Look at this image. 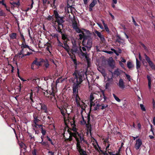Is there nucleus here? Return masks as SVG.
I'll return each instance as SVG.
<instances>
[{"mask_svg": "<svg viewBox=\"0 0 155 155\" xmlns=\"http://www.w3.org/2000/svg\"><path fill=\"white\" fill-rule=\"evenodd\" d=\"M86 71L85 69H81L78 71L75 70L73 74L74 78L73 80L72 86L73 97L75 99L77 106L81 107L83 110L85 109V104L81 101L78 95V88L80 87V85L85 78V75L86 76Z\"/></svg>", "mask_w": 155, "mask_h": 155, "instance_id": "obj_1", "label": "nucleus"}, {"mask_svg": "<svg viewBox=\"0 0 155 155\" xmlns=\"http://www.w3.org/2000/svg\"><path fill=\"white\" fill-rule=\"evenodd\" d=\"M41 82H43L40 88L45 91L44 92V95L50 98L51 100L55 99V94L57 92L55 86L53 85L52 79L48 77L41 78Z\"/></svg>", "mask_w": 155, "mask_h": 155, "instance_id": "obj_2", "label": "nucleus"}, {"mask_svg": "<svg viewBox=\"0 0 155 155\" xmlns=\"http://www.w3.org/2000/svg\"><path fill=\"white\" fill-rule=\"evenodd\" d=\"M72 130L74 132H68L69 138H68V139H69L70 140H72V137H74L76 139L77 143L78 140L81 142V143L82 141L83 142H86L84 138V135L82 132H81L80 133L78 132H77L78 129L75 127H73Z\"/></svg>", "mask_w": 155, "mask_h": 155, "instance_id": "obj_3", "label": "nucleus"}, {"mask_svg": "<svg viewBox=\"0 0 155 155\" xmlns=\"http://www.w3.org/2000/svg\"><path fill=\"white\" fill-rule=\"evenodd\" d=\"M57 107L60 110L64 120H67V117L70 113V112H68V109L69 108H68V107H70V106H68V104H66L60 107L57 106Z\"/></svg>", "mask_w": 155, "mask_h": 155, "instance_id": "obj_4", "label": "nucleus"}, {"mask_svg": "<svg viewBox=\"0 0 155 155\" xmlns=\"http://www.w3.org/2000/svg\"><path fill=\"white\" fill-rule=\"evenodd\" d=\"M72 48L70 51V56H71V53L73 55H74L76 54H78L79 56L80 47V46L79 47L78 46L77 42L74 39L72 40Z\"/></svg>", "mask_w": 155, "mask_h": 155, "instance_id": "obj_5", "label": "nucleus"}, {"mask_svg": "<svg viewBox=\"0 0 155 155\" xmlns=\"http://www.w3.org/2000/svg\"><path fill=\"white\" fill-rule=\"evenodd\" d=\"M82 45L88 48H90L92 45V39L89 36H87L84 38Z\"/></svg>", "mask_w": 155, "mask_h": 155, "instance_id": "obj_6", "label": "nucleus"}, {"mask_svg": "<svg viewBox=\"0 0 155 155\" xmlns=\"http://www.w3.org/2000/svg\"><path fill=\"white\" fill-rule=\"evenodd\" d=\"M54 15L56 18V21L58 23V25H61L62 28H63V25L62 24L64 21L63 20V17H61L59 15L58 12L56 11H54Z\"/></svg>", "mask_w": 155, "mask_h": 155, "instance_id": "obj_7", "label": "nucleus"}, {"mask_svg": "<svg viewBox=\"0 0 155 155\" xmlns=\"http://www.w3.org/2000/svg\"><path fill=\"white\" fill-rule=\"evenodd\" d=\"M86 47L84 46L82 47L81 48V47H80L79 56L81 58L85 57L87 59V52Z\"/></svg>", "mask_w": 155, "mask_h": 155, "instance_id": "obj_8", "label": "nucleus"}, {"mask_svg": "<svg viewBox=\"0 0 155 155\" xmlns=\"http://www.w3.org/2000/svg\"><path fill=\"white\" fill-rule=\"evenodd\" d=\"M81 143L80 142H79L78 140L77 143L76 144L77 148L78 150V152L81 155H87L86 154L85 151H84L81 147Z\"/></svg>", "mask_w": 155, "mask_h": 155, "instance_id": "obj_9", "label": "nucleus"}, {"mask_svg": "<svg viewBox=\"0 0 155 155\" xmlns=\"http://www.w3.org/2000/svg\"><path fill=\"white\" fill-rule=\"evenodd\" d=\"M144 56L146 61L151 68L155 70V65L151 61L150 58L146 54H145Z\"/></svg>", "mask_w": 155, "mask_h": 155, "instance_id": "obj_10", "label": "nucleus"}, {"mask_svg": "<svg viewBox=\"0 0 155 155\" xmlns=\"http://www.w3.org/2000/svg\"><path fill=\"white\" fill-rule=\"evenodd\" d=\"M112 74V77H117L119 76L122 73V71L120 69L117 68L115 70L114 72L110 71Z\"/></svg>", "mask_w": 155, "mask_h": 155, "instance_id": "obj_11", "label": "nucleus"}, {"mask_svg": "<svg viewBox=\"0 0 155 155\" xmlns=\"http://www.w3.org/2000/svg\"><path fill=\"white\" fill-rule=\"evenodd\" d=\"M94 32L100 38L102 42H104L105 41V40L104 37L102 33L97 30H94Z\"/></svg>", "mask_w": 155, "mask_h": 155, "instance_id": "obj_12", "label": "nucleus"}, {"mask_svg": "<svg viewBox=\"0 0 155 155\" xmlns=\"http://www.w3.org/2000/svg\"><path fill=\"white\" fill-rule=\"evenodd\" d=\"M142 144V141L140 139H138L136 140V143L134 147L136 150L139 149Z\"/></svg>", "mask_w": 155, "mask_h": 155, "instance_id": "obj_13", "label": "nucleus"}, {"mask_svg": "<svg viewBox=\"0 0 155 155\" xmlns=\"http://www.w3.org/2000/svg\"><path fill=\"white\" fill-rule=\"evenodd\" d=\"M97 96V94H95L94 93H91L90 96V105L91 106H92L93 105L94 106H95V104L94 103H93V101L94 99V98L96 97V96Z\"/></svg>", "mask_w": 155, "mask_h": 155, "instance_id": "obj_14", "label": "nucleus"}, {"mask_svg": "<svg viewBox=\"0 0 155 155\" xmlns=\"http://www.w3.org/2000/svg\"><path fill=\"white\" fill-rule=\"evenodd\" d=\"M21 49L24 51V49H28L29 50H31L33 51H35L34 50L30 48V47L25 42H22L21 45Z\"/></svg>", "mask_w": 155, "mask_h": 155, "instance_id": "obj_15", "label": "nucleus"}, {"mask_svg": "<svg viewBox=\"0 0 155 155\" xmlns=\"http://www.w3.org/2000/svg\"><path fill=\"white\" fill-rule=\"evenodd\" d=\"M34 120H33V122L34 124L32 125L33 127L37 128V126H38L39 127H42L43 126L42 125H39L37 124V123L40 120L39 119H38V117L36 116L35 117H34Z\"/></svg>", "mask_w": 155, "mask_h": 155, "instance_id": "obj_16", "label": "nucleus"}, {"mask_svg": "<svg viewBox=\"0 0 155 155\" xmlns=\"http://www.w3.org/2000/svg\"><path fill=\"white\" fill-rule=\"evenodd\" d=\"M117 84L119 87L122 89H124L125 87L124 81L121 78L119 79L118 83Z\"/></svg>", "mask_w": 155, "mask_h": 155, "instance_id": "obj_17", "label": "nucleus"}, {"mask_svg": "<svg viewBox=\"0 0 155 155\" xmlns=\"http://www.w3.org/2000/svg\"><path fill=\"white\" fill-rule=\"evenodd\" d=\"M94 140L93 141V143H92V144H93L94 147L95 148V149L98 151L99 150L98 149H99L100 150V147L99 146V145L97 142V141L93 138H92V139ZM101 151H102L100 150Z\"/></svg>", "mask_w": 155, "mask_h": 155, "instance_id": "obj_18", "label": "nucleus"}, {"mask_svg": "<svg viewBox=\"0 0 155 155\" xmlns=\"http://www.w3.org/2000/svg\"><path fill=\"white\" fill-rule=\"evenodd\" d=\"M28 80L34 84H36V81H38V78L36 77H31L28 79Z\"/></svg>", "mask_w": 155, "mask_h": 155, "instance_id": "obj_19", "label": "nucleus"}, {"mask_svg": "<svg viewBox=\"0 0 155 155\" xmlns=\"http://www.w3.org/2000/svg\"><path fill=\"white\" fill-rule=\"evenodd\" d=\"M108 62V65L112 68L113 69L114 68L115 63L113 59L109 60Z\"/></svg>", "mask_w": 155, "mask_h": 155, "instance_id": "obj_20", "label": "nucleus"}, {"mask_svg": "<svg viewBox=\"0 0 155 155\" xmlns=\"http://www.w3.org/2000/svg\"><path fill=\"white\" fill-rule=\"evenodd\" d=\"M98 71L100 72L103 75V76L104 77H105L106 75V74L105 73V71L104 69H102L100 67H99L98 68Z\"/></svg>", "mask_w": 155, "mask_h": 155, "instance_id": "obj_21", "label": "nucleus"}, {"mask_svg": "<svg viewBox=\"0 0 155 155\" xmlns=\"http://www.w3.org/2000/svg\"><path fill=\"white\" fill-rule=\"evenodd\" d=\"M39 104L40 105L41 109L42 110H44V112L45 113L47 112V108L46 106L44 104L42 103H40Z\"/></svg>", "mask_w": 155, "mask_h": 155, "instance_id": "obj_22", "label": "nucleus"}, {"mask_svg": "<svg viewBox=\"0 0 155 155\" xmlns=\"http://www.w3.org/2000/svg\"><path fill=\"white\" fill-rule=\"evenodd\" d=\"M147 78L148 80V86L149 89L151 88V77L149 75H147Z\"/></svg>", "mask_w": 155, "mask_h": 155, "instance_id": "obj_23", "label": "nucleus"}, {"mask_svg": "<svg viewBox=\"0 0 155 155\" xmlns=\"http://www.w3.org/2000/svg\"><path fill=\"white\" fill-rule=\"evenodd\" d=\"M62 47H63L67 51L68 54L70 55H71V54H70V51H68V50L69 49V47L68 46L66 43L65 42L64 43V46L62 45Z\"/></svg>", "mask_w": 155, "mask_h": 155, "instance_id": "obj_24", "label": "nucleus"}, {"mask_svg": "<svg viewBox=\"0 0 155 155\" xmlns=\"http://www.w3.org/2000/svg\"><path fill=\"white\" fill-rule=\"evenodd\" d=\"M37 58H36L35 60L33 62V64L39 66L41 65V62L40 61H37Z\"/></svg>", "mask_w": 155, "mask_h": 155, "instance_id": "obj_25", "label": "nucleus"}, {"mask_svg": "<svg viewBox=\"0 0 155 155\" xmlns=\"http://www.w3.org/2000/svg\"><path fill=\"white\" fill-rule=\"evenodd\" d=\"M136 68L137 70V71L138 72L140 68V61H138L137 59H136Z\"/></svg>", "mask_w": 155, "mask_h": 155, "instance_id": "obj_26", "label": "nucleus"}, {"mask_svg": "<svg viewBox=\"0 0 155 155\" xmlns=\"http://www.w3.org/2000/svg\"><path fill=\"white\" fill-rule=\"evenodd\" d=\"M127 66L129 69H131L134 67L133 64L130 61H128L127 63Z\"/></svg>", "mask_w": 155, "mask_h": 155, "instance_id": "obj_27", "label": "nucleus"}, {"mask_svg": "<svg viewBox=\"0 0 155 155\" xmlns=\"http://www.w3.org/2000/svg\"><path fill=\"white\" fill-rule=\"evenodd\" d=\"M9 36L12 39H16L17 34L15 33H12L9 35Z\"/></svg>", "mask_w": 155, "mask_h": 155, "instance_id": "obj_28", "label": "nucleus"}, {"mask_svg": "<svg viewBox=\"0 0 155 155\" xmlns=\"http://www.w3.org/2000/svg\"><path fill=\"white\" fill-rule=\"evenodd\" d=\"M97 3V0H92V2L89 5V6L93 7Z\"/></svg>", "mask_w": 155, "mask_h": 155, "instance_id": "obj_29", "label": "nucleus"}, {"mask_svg": "<svg viewBox=\"0 0 155 155\" xmlns=\"http://www.w3.org/2000/svg\"><path fill=\"white\" fill-rule=\"evenodd\" d=\"M58 26L57 27V30L59 33H62V31L61 30V28H62L61 25H58Z\"/></svg>", "mask_w": 155, "mask_h": 155, "instance_id": "obj_30", "label": "nucleus"}, {"mask_svg": "<svg viewBox=\"0 0 155 155\" xmlns=\"http://www.w3.org/2000/svg\"><path fill=\"white\" fill-rule=\"evenodd\" d=\"M79 39L81 40L83 38V39H84V38L85 37H86L87 36H85L84 33H82L81 34H80L79 35Z\"/></svg>", "mask_w": 155, "mask_h": 155, "instance_id": "obj_31", "label": "nucleus"}, {"mask_svg": "<svg viewBox=\"0 0 155 155\" xmlns=\"http://www.w3.org/2000/svg\"><path fill=\"white\" fill-rule=\"evenodd\" d=\"M31 92L30 94H28V95L29 96L30 100L32 101V102H33V99H32L33 92H32V90H31Z\"/></svg>", "mask_w": 155, "mask_h": 155, "instance_id": "obj_32", "label": "nucleus"}, {"mask_svg": "<svg viewBox=\"0 0 155 155\" xmlns=\"http://www.w3.org/2000/svg\"><path fill=\"white\" fill-rule=\"evenodd\" d=\"M82 120H81L80 121L81 124H83V125H84V124H86V121L84 120V117H83L82 115Z\"/></svg>", "mask_w": 155, "mask_h": 155, "instance_id": "obj_33", "label": "nucleus"}, {"mask_svg": "<svg viewBox=\"0 0 155 155\" xmlns=\"http://www.w3.org/2000/svg\"><path fill=\"white\" fill-rule=\"evenodd\" d=\"M72 26L74 29L75 28H76L78 27L76 21H74L73 22L72 24Z\"/></svg>", "mask_w": 155, "mask_h": 155, "instance_id": "obj_34", "label": "nucleus"}, {"mask_svg": "<svg viewBox=\"0 0 155 155\" xmlns=\"http://www.w3.org/2000/svg\"><path fill=\"white\" fill-rule=\"evenodd\" d=\"M101 109L102 110H103L105 109L106 107H107L108 106V105L107 104H102L101 105Z\"/></svg>", "mask_w": 155, "mask_h": 155, "instance_id": "obj_35", "label": "nucleus"}, {"mask_svg": "<svg viewBox=\"0 0 155 155\" xmlns=\"http://www.w3.org/2000/svg\"><path fill=\"white\" fill-rule=\"evenodd\" d=\"M113 96L116 101L118 102H120V100L114 94H113Z\"/></svg>", "mask_w": 155, "mask_h": 155, "instance_id": "obj_36", "label": "nucleus"}, {"mask_svg": "<svg viewBox=\"0 0 155 155\" xmlns=\"http://www.w3.org/2000/svg\"><path fill=\"white\" fill-rule=\"evenodd\" d=\"M124 74L126 75L127 79L128 80V81H131V78L130 76V75L127 74H126V73H125Z\"/></svg>", "mask_w": 155, "mask_h": 155, "instance_id": "obj_37", "label": "nucleus"}, {"mask_svg": "<svg viewBox=\"0 0 155 155\" xmlns=\"http://www.w3.org/2000/svg\"><path fill=\"white\" fill-rule=\"evenodd\" d=\"M140 106L141 109L142 111H146V109H145V107L143 104H140Z\"/></svg>", "mask_w": 155, "mask_h": 155, "instance_id": "obj_38", "label": "nucleus"}, {"mask_svg": "<svg viewBox=\"0 0 155 155\" xmlns=\"http://www.w3.org/2000/svg\"><path fill=\"white\" fill-rule=\"evenodd\" d=\"M41 133L42 134L43 136H44L46 133V131L45 130H44L43 127H42V128H41Z\"/></svg>", "mask_w": 155, "mask_h": 155, "instance_id": "obj_39", "label": "nucleus"}, {"mask_svg": "<svg viewBox=\"0 0 155 155\" xmlns=\"http://www.w3.org/2000/svg\"><path fill=\"white\" fill-rule=\"evenodd\" d=\"M39 143H41L42 145L44 146H46L48 144V142L44 141L43 140L40 142Z\"/></svg>", "mask_w": 155, "mask_h": 155, "instance_id": "obj_40", "label": "nucleus"}, {"mask_svg": "<svg viewBox=\"0 0 155 155\" xmlns=\"http://www.w3.org/2000/svg\"><path fill=\"white\" fill-rule=\"evenodd\" d=\"M17 74H18V77L22 81H26V80H24V79L23 78H21V77H20L19 75V69L18 68L17 69Z\"/></svg>", "mask_w": 155, "mask_h": 155, "instance_id": "obj_41", "label": "nucleus"}, {"mask_svg": "<svg viewBox=\"0 0 155 155\" xmlns=\"http://www.w3.org/2000/svg\"><path fill=\"white\" fill-rule=\"evenodd\" d=\"M104 28L106 30V31L108 33H109V30L107 25H105L104 26Z\"/></svg>", "mask_w": 155, "mask_h": 155, "instance_id": "obj_42", "label": "nucleus"}, {"mask_svg": "<svg viewBox=\"0 0 155 155\" xmlns=\"http://www.w3.org/2000/svg\"><path fill=\"white\" fill-rule=\"evenodd\" d=\"M26 52L27 53L26 54H23V56L21 57V58L24 57L26 56L32 54L31 53H30L28 52Z\"/></svg>", "mask_w": 155, "mask_h": 155, "instance_id": "obj_43", "label": "nucleus"}, {"mask_svg": "<svg viewBox=\"0 0 155 155\" xmlns=\"http://www.w3.org/2000/svg\"><path fill=\"white\" fill-rule=\"evenodd\" d=\"M23 51L21 49V50L20 51V52L18 53V55H22L21 57L23 55V54H25L23 52Z\"/></svg>", "mask_w": 155, "mask_h": 155, "instance_id": "obj_44", "label": "nucleus"}, {"mask_svg": "<svg viewBox=\"0 0 155 155\" xmlns=\"http://www.w3.org/2000/svg\"><path fill=\"white\" fill-rule=\"evenodd\" d=\"M48 140L51 143V144L53 145H54V144H53V143L52 141V140H51V139L48 136H47L46 137Z\"/></svg>", "mask_w": 155, "mask_h": 155, "instance_id": "obj_45", "label": "nucleus"}, {"mask_svg": "<svg viewBox=\"0 0 155 155\" xmlns=\"http://www.w3.org/2000/svg\"><path fill=\"white\" fill-rule=\"evenodd\" d=\"M5 14L2 10H0V16H5Z\"/></svg>", "mask_w": 155, "mask_h": 155, "instance_id": "obj_46", "label": "nucleus"}, {"mask_svg": "<svg viewBox=\"0 0 155 155\" xmlns=\"http://www.w3.org/2000/svg\"><path fill=\"white\" fill-rule=\"evenodd\" d=\"M110 146V144L109 143H108L106 147V150L107 151H108V150H110L111 149V148H109Z\"/></svg>", "mask_w": 155, "mask_h": 155, "instance_id": "obj_47", "label": "nucleus"}, {"mask_svg": "<svg viewBox=\"0 0 155 155\" xmlns=\"http://www.w3.org/2000/svg\"><path fill=\"white\" fill-rule=\"evenodd\" d=\"M72 59L74 63V64L76 65V66L77 65L76 60L75 59V58H74L73 57H72Z\"/></svg>", "mask_w": 155, "mask_h": 155, "instance_id": "obj_48", "label": "nucleus"}, {"mask_svg": "<svg viewBox=\"0 0 155 155\" xmlns=\"http://www.w3.org/2000/svg\"><path fill=\"white\" fill-rule=\"evenodd\" d=\"M132 18L133 22L134 23V25L136 26H138L137 24L136 23L135 21V20L134 18V17H132Z\"/></svg>", "mask_w": 155, "mask_h": 155, "instance_id": "obj_49", "label": "nucleus"}, {"mask_svg": "<svg viewBox=\"0 0 155 155\" xmlns=\"http://www.w3.org/2000/svg\"><path fill=\"white\" fill-rule=\"evenodd\" d=\"M108 153L110 155H120L118 153H116V154H114V153L113 152H108Z\"/></svg>", "mask_w": 155, "mask_h": 155, "instance_id": "obj_50", "label": "nucleus"}, {"mask_svg": "<svg viewBox=\"0 0 155 155\" xmlns=\"http://www.w3.org/2000/svg\"><path fill=\"white\" fill-rule=\"evenodd\" d=\"M101 106V105L98 104H97V105H95V109L97 110V109H98Z\"/></svg>", "mask_w": 155, "mask_h": 155, "instance_id": "obj_51", "label": "nucleus"}, {"mask_svg": "<svg viewBox=\"0 0 155 155\" xmlns=\"http://www.w3.org/2000/svg\"><path fill=\"white\" fill-rule=\"evenodd\" d=\"M97 25H98L99 27L101 29H104V27L100 23H97Z\"/></svg>", "mask_w": 155, "mask_h": 155, "instance_id": "obj_52", "label": "nucleus"}, {"mask_svg": "<svg viewBox=\"0 0 155 155\" xmlns=\"http://www.w3.org/2000/svg\"><path fill=\"white\" fill-rule=\"evenodd\" d=\"M4 0H2V1H0V3L2 4L3 5L5 6V7L6 8L7 6L6 4L4 3Z\"/></svg>", "mask_w": 155, "mask_h": 155, "instance_id": "obj_53", "label": "nucleus"}, {"mask_svg": "<svg viewBox=\"0 0 155 155\" xmlns=\"http://www.w3.org/2000/svg\"><path fill=\"white\" fill-rule=\"evenodd\" d=\"M36 151L37 150L35 149H34V150L33 151L32 153L33 155H36Z\"/></svg>", "mask_w": 155, "mask_h": 155, "instance_id": "obj_54", "label": "nucleus"}, {"mask_svg": "<svg viewBox=\"0 0 155 155\" xmlns=\"http://www.w3.org/2000/svg\"><path fill=\"white\" fill-rule=\"evenodd\" d=\"M75 31L78 33H80L81 32V30H80L78 27L76 28H74Z\"/></svg>", "mask_w": 155, "mask_h": 155, "instance_id": "obj_55", "label": "nucleus"}, {"mask_svg": "<svg viewBox=\"0 0 155 155\" xmlns=\"http://www.w3.org/2000/svg\"><path fill=\"white\" fill-rule=\"evenodd\" d=\"M28 35L30 38L31 39V40H32V38L31 36V33H30V31L29 29H28Z\"/></svg>", "mask_w": 155, "mask_h": 155, "instance_id": "obj_56", "label": "nucleus"}, {"mask_svg": "<svg viewBox=\"0 0 155 155\" xmlns=\"http://www.w3.org/2000/svg\"><path fill=\"white\" fill-rule=\"evenodd\" d=\"M31 1H32V3L31 4V5L30 6H29V8H30V9H31L32 7H33V5L34 3V2L33 1V0H31Z\"/></svg>", "mask_w": 155, "mask_h": 155, "instance_id": "obj_57", "label": "nucleus"}, {"mask_svg": "<svg viewBox=\"0 0 155 155\" xmlns=\"http://www.w3.org/2000/svg\"><path fill=\"white\" fill-rule=\"evenodd\" d=\"M40 80H41V78L40 79L38 78V81H36V84L37 85L39 84Z\"/></svg>", "mask_w": 155, "mask_h": 155, "instance_id": "obj_58", "label": "nucleus"}, {"mask_svg": "<svg viewBox=\"0 0 155 155\" xmlns=\"http://www.w3.org/2000/svg\"><path fill=\"white\" fill-rule=\"evenodd\" d=\"M49 155H54V153L52 151H49L48 152Z\"/></svg>", "mask_w": 155, "mask_h": 155, "instance_id": "obj_59", "label": "nucleus"}, {"mask_svg": "<svg viewBox=\"0 0 155 155\" xmlns=\"http://www.w3.org/2000/svg\"><path fill=\"white\" fill-rule=\"evenodd\" d=\"M60 81L62 82V81H61L60 78H58L56 80V84H57L58 83H59Z\"/></svg>", "mask_w": 155, "mask_h": 155, "instance_id": "obj_60", "label": "nucleus"}, {"mask_svg": "<svg viewBox=\"0 0 155 155\" xmlns=\"http://www.w3.org/2000/svg\"><path fill=\"white\" fill-rule=\"evenodd\" d=\"M49 64L48 62H46L45 64V66L46 68H47L48 67Z\"/></svg>", "mask_w": 155, "mask_h": 155, "instance_id": "obj_61", "label": "nucleus"}, {"mask_svg": "<svg viewBox=\"0 0 155 155\" xmlns=\"http://www.w3.org/2000/svg\"><path fill=\"white\" fill-rule=\"evenodd\" d=\"M119 64L120 65V66L124 68V64L121 62H119Z\"/></svg>", "mask_w": 155, "mask_h": 155, "instance_id": "obj_62", "label": "nucleus"}, {"mask_svg": "<svg viewBox=\"0 0 155 155\" xmlns=\"http://www.w3.org/2000/svg\"><path fill=\"white\" fill-rule=\"evenodd\" d=\"M66 36L65 35H64L63 34L62 35V38L63 39H66Z\"/></svg>", "mask_w": 155, "mask_h": 155, "instance_id": "obj_63", "label": "nucleus"}, {"mask_svg": "<svg viewBox=\"0 0 155 155\" xmlns=\"http://www.w3.org/2000/svg\"><path fill=\"white\" fill-rule=\"evenodd\" d=\"M153 123L155 126V117H154L153 120Z\"/></svg>", "mask_w": 155, "mask_h": 155, "instance_id": "obj_64", "label": "nucleus"}]
</instances>
